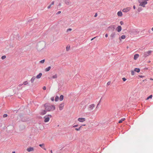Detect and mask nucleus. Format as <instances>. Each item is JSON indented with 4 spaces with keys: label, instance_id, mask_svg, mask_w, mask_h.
<instances>
[{
    "label": "nucleus",
    "instance_id": "f257e3e1",
    "mask_svg": "<svg viewBox=\"0 0 153 153\" xmlns=\"http://www.w3.org/2000/svg\"><path fill=\"white\" fill-rule=\"evenodd\" d=\"M45 109L47 111H51L55 110V106L52 105H50L48 104H46L45 105Z\"/></svg>",
    "mask_w": 153,
    "mask_h": 153
},
{
    "label": "nucleus",
    "instance_id": "f03ea898",
    "mask_svg": "<svg viewBox=\"0 0 153 153\" xmlns=\"http://www.w3.org/2000/svg\"><path fill=\"white\" fill-rule=\"evenodd\" d=\"M52 116L50 114H49L47 115H46L44 117V121L45 123H47L48 122L50 118H51Z\"/></svg>",
    "mask_w": 153,
    "mask_h": 153
},
{
    "label": "nucleus",
    "instance_id": "7ed1b4c3",
    "mask_svg": "<svg viewBox=\"0 0 153 153\" xmlns=\"http://www.w3.org/2000/svg\"><path fill=\"white\" fill-rule=\"evenodd\" d=\"M143 0H142V1ZM142 1V0H139V2L140 3L139 6H142L143 7H145V5L147 3V1Z\"/></svg>",
    "mask_w": 153,
    "mask_h": 153
},
{
    "label": "nucleus",
    "instance_id": "20e7f679",
    "mask_svg": "<svg viewBox=\"0 0 153 153\" xmlns=\"http://www.w3.org/2000/svg\"><path fill=\"white\" fill-rule=\"evenodd\" d=\"M152 52V51H148L145 52L144 53V55L145 57L147 56L150 55Z\"/></svg>",
    "mask_w": 153,
    "mask_h": 153
},
{
    "label": "nucleus",
    "instance_id": "39448f33",
    "mask_svg": "<svg viewBox=\"0 0 153 153\" xmlns=\"http://www.w3.org/2000/svg\"><path fill=\"white\" fill-rule=\"evenodd\" d=\"M116 26L115 25H112L109 26L108 28L110 30H111L112 31H114L115 29Z\"/></svg>",
    "mask_w": 153,
    "mask_h": 153
},
{
    "label": "nucleus",
    "instance_id": "423d86ee",
    "mask_svg": "<svg viewBox=\"0 0 153 153\" xmlns=\"http://www.w3.org/2000/svg\"><path fill=\"white\" fill-rule=\"evenodd\" d=\"M95 105L94 104H91L89 105L88 107V109L89 110H92L94 107Z\"/></svg>",
    "mask_w": 153,
    "mask_h": 153
},
{
    "label": "nucleus",
    "instance_id": "0eeeda50",
    "mask_svg": "<svg viewBox=\"0 0 153 153\" xmlns=\"http://www.w3.org/2000/svg\"><path fill=\"white\" fill-rule=\"evenodd\" d=\"M131 9V8L130 7H128L126 8H124L123 9L122 11L125 13H126L129 11Z\"/></svg>",
    "mask_w": 153,
    "mask_h": 153
},
{
    "label": "nucleus",
    "instance_id": "6e6552de",
    "mask_svg": "<svg viewBox=\"0 0 153 153\" xmlns=\"http://www.w3.org/2000/svg\"><path fill=\"white\" fill-rule=\"evenodd\" d=\"M64 106V103H62L59 104V109L60 110H62Z\"/></svg>",
    "mask_w": 153,
    "mask_h": 153
},
{
    "label": "nucleus",
    "instance_id": "1a4fd4ad",
    "mask_svg": "<svg viewBox=\"0 0 153 153\" xmlns=\"http://www.w3.org/2000/svg\"><path fill=\"white\" fill-rule=\"evenodd\" d=\"M78 120L80 122H83L86 120L85 118H79L78 119Z\"/></svg>",
    "mask_w": 153,
    "mask_h": 153
},
{
    "label": "nucleus",
    "instance_id": "9d476101",
    "mask_svg": "<svg viewBox=\"0 0 153 153\" xmlns=\"http://www.w3.org/2000/svg\"><path fill=\"white\" fill-rule=\"evenodd\" d=\"M116 35V32H113L110 35V37L111 38V39H113L115 37Z\"/></svg>",
    "mask_w": 153,
    "mask_h": 153
},
{
    "label": "nucleus",
    "instance_id": "9b49d317",
    "mask_svg": "<svg viewBox=\"0 0 153 153\" xmlns=\"http://www.w3.org/2000/svg\"><path fill=\"white\" fill-rule=\"evenodd\" d=\"M27 151L29 152L33 151H34V149L32 147H29L27 148Z\"/></svg>",
    "mask_w": 153,
    "mask_h": 153
},
{
    "label": "nucleus",
    "instance_id": "f8f14e48",
    "mask_svg": "<svg viewBox=\"0 0 153 153\" xmlns=\"http://www.w3.org/2000/svg\"><path fill=\"white\" fill-rule=\"evenodd\" d=\"M116 30H117L118 32H120L122 30V27H121L120 26H118L116 29Z\"/></svg>",
    "mask_w": 153,
    "mask_h": 153
},
{
    "label": "nucleus",
    "instance_id": "ddd939ff",
    "mask_svg": "<svg viewBox=\"0 0 153 153\" xmlns=\"http://www.w3.org/2000/svg\"><path fill=\"white\" fill-rule=\"evenodd\" d=\"M45 43L44 42H39L38 44V45H43V46L42 47L44 48L45 47Z\"/></svg>",
    "mask_w": 153,
    "mask_h": 153
},
{
    "label": "nucleus",
    "instance_id": "4468645a",
    "mask_svg": "<svg viewBox=\"0 0 153 153\" xmlns=\"http://www.w3.org/2000/svg\"><path fill=\"white\" fill-rule=\"evenodd\" d=\"M63 1L65 4L68 5H69L70 3V0H63Z\"/></svg>",
    "mask_w": 153,
    "mask_h": 153
},
{
    "label": "nucleus",
    "instance_id": "2eb2a0df",
    "mask_svg": "<svg viewBox=\"0 0 153 153\" xmlns=\"http://www.w3.org/2000/svg\"><path fill=\"white\" fill-rule=\"evenodd\" d=\"M36 79L35 76H34L30 80V81L31 83H33Z\"/></svg>",
    "mask_w": 153,
    "mask_h": 153
},
{
    "label": "nucleus",
    "instance_id": "dca6fc26",
    "mask_svg": "<svg viewBox=\"0 0 153 153\" xmlns=\"http://www.w3.org/2000/svg\"><path fill=\"white\" fill-rule=\"evenodd\" d=\"M139 55L138 54H135L134 56V59L136 60L139 57Z\"/></svg>",
    "mask_w": 153,
    "mask_h": 153
},
{
    "label": "nucleus",
    "instance_id": "f3484780",
    "mask_svg": "<svg viewBox=\"0 0 153 153\" xmlns=\"http://www.w3.org/2000/svg\"><path fill=\"white\" fill-rule=\"evenodd\" d=\"M42 75V73H39V74L37 75L36 76V78L37 79H39L41 77Z\"/></svg>",
    "mask_w": 153,
    "mask_h": 153
},
{
    "label": "nucleus",
    "instance_id": "a211bd4d",
    "mask_svg": "<svg viewBox=\"0 0 153 153\" xmlns=\"http://www.w3.org/2000/svg\"><path fill=\"white\" fill-rule=\"evenodd\" d=\"M117 15L119 16H121L123 15L121 11H119L117 13Z\"/></svg>",
    "mask_w": 153,
    "mask_h": 153
},
{
    "label": "nucleus",
    "instance_id": "6ab92c4d",
    "mask_svg": "<svg viewBox=\"0 0 153 153\" xmlns=\"http://www.w3.org/2000/svg\"><path fill=\"white\" fill-rule=\"evenodd\" d=\"M44 145H45L44 144H43V143L42 144H40L39 145V146L40 147L42 148L44 150H46V149H45V147Z\"/></svg>",
    "mask_w": 153,
    "mask_h": 153
},
{
    "label": "nucleus",
    "instance_id": "aec40b11",
    "mask_svg": "<svg viewBox=\"0 0 153 153\" xmlns=\"http://www.w3.org/2000/svg\"><path fill=\"white\" fill-rule=\"evenodd\" d=\"M51 69V66H49L47 68H46L45 69V71H46V72H48V71H49L50 69Z\"/></svg>",
    "mask_w": 153,
    "mask_h": 153
},
{
    "label": "nucleus",
    "instance_id": "412c9836",
    "mask_svg": "<svg viewBox=\"0 0 153 153\" xmlns=\"http://www.w3.org/2000/svg\"><path fill=\"white\" fill-rule=\"evenodd\" d=\"M140 70L139 68H135L134 69V71L139 73L140 72Z\"/></svg>",
    "mask_w": 153,
    "mask_h": 153
},
{
    "label": "nucleus",
    "instance_id": "4be33fe9",
    "mask_svg": "<svg viewBox=\"0 0 153 153\" xmlns=\"http://www.w3.org/2000/svg\"><path fill=\"white\" fill-rule=\"evenodd\" d=\"M46 111L45 110H42L41 112V114L42 115H44L46 114Z\"/></svg>",
    "mask_w": 153,
    "mask_h": 153
},
{
    "label": "nucleus",
    "instance_id": "5701e85b",
    "mask_svg": "<svg viewBox=\"0 0 153 153\" xmlns=\"http://www.w3.org/2000/svg\"><path fill=\"white\" fill-rule=\"evenodd\" d=\"M125 118H122L119 121V123H122L123 121H124L125 120Z\"/></svg>",
    "mask_w": 153,
    "mask_h": 153
},
{
    "label": "nucleus",
    "instance_id": "b1692460",
    "mask_svg": "<svg viewBox=\"0 0 153 153\" xmlns=\"http://www.w3.org/2000/svg\"><path fill=\"white\" fill-rule=\"evenodd\" d=\"M63 98H64V96H63L62 95H61L59 99V100L60 101H62L63 100Z\"/></svg>",
    "mask_w": 153,
    "mask_h": 153
},
{
    "label": "nucleus",
    "instance_id": "393cba45",
    "mask_svg": "<svg viewBox=\"0 0 153 153\" xmlns=\"http://www.w3.org/2000/svg\"><path fill=\"white\" fill-rule=\"evenodd\" d=\"M57 77V74H55L52 76V78L53 79H56Z\"/></svg>",
    "mask_w": 153,
    "mask_h": 153
},
{
    "label": "nucleus",
    "instance_id": "a878e982",
    "mask_svg": "<svg viewBox=\"0 0 153 153\" xmlns=\"http://www.w3.org/2000/svg\"><path fill=\"white\" fill-rule=\"evenodd\" d=\"M72 29L71 28H69L67 29L66 30V33H68L69 32L71 31L72 30Z\"/></svg>",
    "mask_w": 153,
    "mask_h": 153
},
{
    "label": "nucleus",
    "instance_id": "bb28decb",
    "mask_svg": "<svg viewBox=\"0 0 153 153\" xmlns=\"http://www.w3.org/2000/svg\"><path fill=\"white\" fill-rule=\"evenodd\" d=\"M59 99V97L58 96H56L55 98V100L56 101H57Z\"/></svg>",
    "mask_w": 153,
    "mask_h": 153
},
{
    "label": "nucleus",
    "instance_id": "cd10ccee",
    "mask_svg": "<svg viewBox=\"0 0 153 153\" xmlns=\"http://www.w3.org/2000/svg\"><path fill=\"white\" fill-rule=\"evenodd\" d=\"M28 84V82L27 81H25L23 82V84L24 85H27Z\"/></svg>",
    "mask_w": 153,
    "mask_h": 153
},
{
    "label": "nucleus",
    "instance_id": "c85d7f7f",
    "mask_svg": "<svg viewBox=\"0 0 153 153\" xmlns=\"http://www.w3.org/2000/svg\"><path fill=\"white\" fill-rule=\"evenodd\" d=\"M120 38L122 39H124L126 38V36L124 35H122Z\"/></svg>",
    "mask_w": 153,
    "mask_h": 153
},
{
    "label": "nucleus",
    "instance_id": "c756f323",
    "mask_svg": "<svg viewBox=\"0 0 153 153\" xmlns=\"http://www.w3.org/2000/svg\"><path fill=\"white\" fill-rule=\"evenodd\" d=\"M45 62V60L43 59V60H42L40 61L39 62V63H41V64H43Z\"/></svg>",
    "mask_w": 153,
    "mask_h": 153
},
{
    "label": "nucleus",
    "instance_id": "7c9ffc66",
    "mask_svg": "<svg viewBox=\"0 0 153 153\" xmlns=\"http://www.w3.org/2000/svg\"><path fill=\"white\" fill-rule=\"evenodd\" d=\"M131 74L132 75V76H133L134 75V71H133V70H132L131 71Z\"/></svg>",
    "mask_w": 153,
    "mask_h": 153
},
{
    "label": "nucleus",
    "instance_id": "2f4dec72",
    "mask_svg": "<svg viewBox=\"0 0 153 153\" xmlns=\"http://www.w3.org/2000/svg\"><path fill=\"white\" fill-rule=\"evenodd\" d=\"M152 95H150L149 97H148L147 99V100H148L149 99H151L152 98Z\"/></svg>",
    "mask_w": 153,
    "mask_h": 153
},
{
    "label": "nucleus",
    "instance_id": "473e14b6",
    "mask_svg": "<svg viewBox=\"0 0 153 153\" xmlns=\"http://www.w3.org/2000/svg\"><path fill=\"white\" fill-rule=\"evenodd\" d=\"M6 58V56L5 55L2 56L1 58L2 59H4Z\"/></svg>",
    "mask_w": 153,
    "mask_h": 153
},
{
    "label": "nucleus",
    "instance_id": "72a5a7b5",
    "mask_svg": "<svg viewBox=\"0 0 153 153\" xmlns=\"http://www.w3.org/2000/svg\"><path fill=\"white\" fill-rule=\"evenodd\" d=\"M3 117L5 118L7 117V114H4L3 115Z\"/></svg>",
    "mask_w": 153,
    "mask_h": 153
},
{
    "label": "nucleus",
    "instance_id": "f704fd0d",
    "mask_svg": "<svg viewBox=\"0 0 153 153\" xmlns=\"http://www.w3.org/2000/svg\"><path fill=\"white\" fill-rule=\"evenodd\" d=\"M122 79H123V81L124 82L126 80V79L125 77L123 78H122Z\"/></svg>",
    "mask_w": 153,
    "mask_h": 153
},
{
    "label": "nucleus",
    "instance_id": "c9c22d12",
    "mask_svg": "<svg viewBox=\"0 0 153 153\" xmlns=\"http://www.w3.org/2000/svg\"><path fill=\"white\" fill-rule=\"evenodd\" d=\"M61 11H58L57 13H56V15H58V14H60V13H61Z\"/></svg>",
    "mask_w": 153,
    "mask_h": 153
},
{
    "label": "nucleus",
    "instance_id": "e433bc0d",
    "mask_svg": "<svg viewBox=\"0 0 153 153\" xmlns=\"http://www.w3.org/2000/svg\"><path fill=\"white\" fill-rule=\"evenodd\" d=\"M120 24H121V25H123V24H124L123 22L122 21H121L120 22Z\"/></svg>",
    "mask_w": 153,
    "mask_h": 153
},
{
    "label": "nucleus",
    "instance_id": "4c0bfd02",
    "mask_svg": "<svg viewBox=\"0 0 153 153\" xmlns=\"http://www.w3.org/2000/svg\"><path fill=\"white\" fill-rule=\"evenodd\" d=\"M54 97H51V100L52 101H54Z\"/></svg>",
    "mask_w": 153,
    "mask_h": 153
},
{
    "label": "nucleus",
    "instance_id": "58836bf2",
    "mask_svg": "<svg viewBox=\"0 0 153 153\" xmlns=\"http://www.w3.org/2000/svg\"><path fill=\"white\" fill-rule=\"evenodd\" d=\"M139 76L140 78H143L144 77V76L142 75H139Z\"/></svg>",
    "mask_w": 153,
    "mask_h": 153
},
{
    "label": "nucleus",
    "instance_id": "ea45409f",
    "mask_svg": "<svg viewBox=\"0 0 153 153\" xmlns=\"http://www.w3.org/2000/svg\"><path fill=\"white\" fill-rule=\"evenodd\" d=\"M111 84V82H108L107 83V85H109Z\"/></svg>",
    "mask_w": 153,
    "mask_h": 153
},
{
    "label": "nucleus",
    "instance_id": "a19ab883",
    "mask_svg": "<svg viewBox=\"0 0 153 153\" xmlns=\"http://www.w3.org/2000/svg\"><path fill=\"white\" fill-rule=\"evenodd\" d=\"M43 89L44 90H45L46 89V87L45 86H44L43 87Z\"/></svg>",
    "mask_w": 153,
    "mask_h": 153
},
{
    "label": "nucleus",
    "instance_id": "79ce46f5",
    "mask_svg": "<svg viewBox=\"0 0 153 153\" xmlns=\"http://www.w3.org/2000/svg\"><path fill=\"white\" fill-rule=\"evenodd\" d=\"M51 4H50L49 6H48V9H49L51 8Z\"/></svg>",
    "mask_w": 153,
    "mask_h": 153
},
{
    "label": "nucleus",
    "instance_id": "37998d69",
    "mask_svg": "<svg viewBox=\"0 0 153 153\" xmlns=\"http://www.w3.org/2000/svg\"><path fill=\"white\" fill-rule=\"evenodd\" d=\"M70 46L69 45H68L67 46L66 48H70Z\"/></svg>",
    "mask_w": 153,
    "mask_h": 153
},
{
    "label": "nucleus",
    "instance_id": "c03bdc74",
    "mask_svg": "<svg viewBox=\"0 0 153 153\" xmlns=\"http://www.w3.org/2000/svg\"><path fill=\"white\" fill-rule=\"evenodd\" d=\"M23 85V84H20L19 85V87H21V86H22V85Z\"/></svg>",
    "mask_w": 153,
    "mask_h": 153
},
{
    "label": "nucleus",
    "instance_id": "a18cd8bd",
    "mask_svg": "<svg viewBox=\"0 0 153 153\" xmlns=\"http://www.w3.org/2000/svg\"><path fill=\"white\" fill-rule=\"evenodd\" d=\"M54 4V1H52L51 4H50L51 5H53Z\"/></svg>",
    "mask_w": 153,
    "mask_h": 153
},
{
    "label": "nucleus",
    "instance_id": "49530a36",
    "mask_svg": "<svg viewBox=\"0 0 153 153\" xmlns=\"http://www.w3.org/2000/svg\"><path fill=\"white\" fill-rule=\"evenodd\" d=\"M141 10V9H140V8H139L138 9V11L139 12H140Z\"/></svg>",
    "mask_w": 153,
    "mask_h": 153
},
{
    "label": "nucleus",
    "instance_id": "de8ad7c7",
    "mask_svg": "<svg viewBox=\"0 0 153 153\" xmlns=\"http://www.w3.org/2000/svg\"><path fill=\"white\" fill-rule=\"evenodd\" d=\"M97 13H95L94 16L95 17H97Z\"/></svg>",
    "mask_w": 153,
    "mask_h": 153
},
{
    "label": "nucleus",
    "instance_id": "09e8293b",
    "mask_svg": "<svg viewBox=\"0 0 153 153\" xmlns=\"http://www.w3.org/2000/svg\"><path fill=\"white\" fill-rule=\"evenodd\" d=\"M105 36L106 37H107L108 36V34H105Z\"/></svg>",
    "mask_w": 153,
    "mask_h": 153
},
{
    "label": "nucleus",
    "instance_id": "8fccbe9b",
    "mask_svg": "<svg viewBox=\"0 0 153 153\" xmlns=\"http://www.w3.org/2000/svg\"><path fill=\"white\" fill-rule=\"evenodd\" d=\"M133 8L134 9H135L136 7H135V5H134L133 6Z\"/></svg>",
    "mask_w": 153,
    "mask_h": 153
},
{
    "label": "nucleus",
    "instance_id": "3c124183",
    "mask_svg": "<svg viewBox=\"0 0 153 153\" xmlns=\"http://www.w3.org/2000/svg\"><path fill=\"white\" fill-rule=\"evenodd\" d=\"M96 37H94V38H92L91 39V40H94V39H95L96 38Z\"/></svg>",
    "mask_w": 153,
    "mask_h": 153
},
{
    "label": "nucleus",
    "instance_id": "603ef678",
    "mask_svg": "<svg viewBox=\"0 0 153 153\" xmlns=\"http://www.w3.org/2000/svg\"><path fill=\"white\" fill-rule=\"evenodd\" d=\"M69 49H70V48H66V50H67V51H69Z\"/></svg>",
    "mask_w": 153,
    "mask_h": 153
},
{
    "label": "nucleus",
    "instance_id": "864d4df0",
    "mask_svg": "<svg viewBox=\"0 0 153 153\" xmlns=\"http://www.w3.org/2000/svg\"><path fill=\"white\" fill-rule=\"evenodd\" d=\"M58 6H61V3H59V4L58 5Z\"/></svg>",
    "mask_w": 153,
    "mask_h": 153
},
{
    "label": "nucleus",
    "instance_id": "5fc2aeb1",
    "mask_svg": "<svg viewBox=\"0 0 153 153\" xmlns=\"http://www.w3.org/2000/svg\"><path fill=\"white\" fill-rule=\"evenodd\" d=\"M81 127V126H80V127H79V129L77 128V131H78V130H80V129H80V128Z\"/></svg>",
    "mask_w": 153,
    "mask_h": 153
},
{
    "label": "nucleus",
    "instance_id": "6e6d98bb",
    "mask_svg": "<svg viewBox=\"0 0 153 153\" xmlns=\"http://www.w3.org/2000/svg\"><path fill=\"white\" fill-rule=\"evenodd\" d=\"M10 47H13V46L12 45H10Z\"/></svg>",
    "mask_w": 153,
    "mask_h": 153
},
{
    "label": "nucleus",
    "instance_id": "4d7b16f0",
    "mask_svg": "<svg viewBox=\"0 0 153 153\" xmlns=\"http://www.w3.org/2000/svg\"><path fill=\"white\" fill-rule=\"evenodd\" d=\"M76 125H75L74 126H73V127H76Z\"/></svg>",
    "mask_w": 153,
    "mask_h": 153
},
{
    "label": "nucleus",
    "instance_id": "13d9d810",
    "mask_svg": "<svg viewBox=\"0 0 153 153\" xmlns=\"http://www.w3.org/2000/svg\"><path fill=\"white\" fill-rule=\"evenodd\" d=\"M150 80H153V79L150 78Z\"/></svg>",
    "mask_w": 153,
    "mask_h": 153
},
{
    "label": "nucleus",
    "instance_id": "bf43d9fd",
    "mask_svg": "<svg viewBox=\"0 0 153 153\" xmlns=\"http://www.w3.org/2000/svg\"><path fill=\"white\" fill-rule=\"evenodd\" d=\"M12 153H16L15 152H14H14H12Z\"/></svg>",
    "mask_w": 153,
    "mask_h": 153
},
{
    "label": "nucleus",
    "instance_id": "052dcab7",
    "mask_svg": "<svg viewBox=\"0 0 153 153\" xmlns=\"http://www.w3.org/2000/svg\"><path fill=\"white\" fill-rule=\"evenodd\" d=\"M143 0L146 1H148L149 0Z\"/></svg>",
    "mask_w": 153,
    "mask_h": 153
},
{
    "label": "nucleus",
    "instance_id": "680f3d73",
    "mask_svg": "<svg viewBox=\"0 0 153 153\" xmlns=\"http://www.w3.org/2000/svg\"><path fill=\"white\" fill-rule=\"evenodd\" d=\"M152 30L153 31V27L152 28Z\"/></svg>",
    "mask_w": 153,
    "mask_h": 153
},
{
    "label": "nucleus",
    "instance_id": "e2e57ef3",
    "mask_svg": "<svg viewBox=\"0 0 153 153\" xmlns=\"http://www.w3.org/2000/svg\"><path fill=\"white\" fill-rule=\"evenodd\" d=\"M150 62H151V61H149V63H150Z\"/></svg>",
    "mask_w": 153,
    "mask_h": 153
},
{
    "label": "nucleus",
    "instance_id": "0e129e2a",
    "mask_svg": "<svg viewBox=\"0 0 153 153\" xmlns=\"http://www.w3.org/2000/svg\"><path fill=\"white\" fill-rule=\"evenodd\" d=\"M128 48V46H127L126 48Z\"/></svg>",
    "mask_w": 153,
    "mask_h": 153
},
{
    "label": "nucleus",
    "instance_id": "69168bd1",
    "mask_svg": "<svg viewBox=\"0 0 153 153\" xmlns=\"http://www.w3.org/2000/svg\"><path fill=\"white\" fill-rule=\"evenodd\" d=\"M83 126H85V125H83Z\"/></svg>",
    "mask_w": 153,
    "mask_h": 153
}]
</instances>
